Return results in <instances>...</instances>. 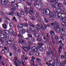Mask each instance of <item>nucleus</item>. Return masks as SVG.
<instances>
[{
    "mask_svg": "<svg viewBox=\"0 0 66 66\" xmlns=\"http://www.w3.org/2000/svg\"><path fill=\"white\" fill-rule=\"evenodd\" d=\"M63 12L64 13L63 14L65 15V16H66V10H65L64 9H63Z\"/></svg>",
    "mask_w": 66,
    "mask_h": 66,
    "instance_id": "obj_37",
    "label": "nucleus"
},
{
    "mask_svg": "<svg viewBox=\"0 0 66 66\" xmlns=\"http://www.w3.org/2000/svg\"><path fill=\"white\" fill-rule=\"evenodd\" d=\"M41 65V63L40 62H38L36 63L35 65L36 66H38V65Z\"/></svg>",
    "mask_w": 66,
    "mask_h": 66,
    "instance_id": "obj_44",
    "label": "nucleus"
},
{
    "mask_svg": "<svg viewBox=\"0 0 66 66\" xmlns=\"http://www.w3.org/2000/svg\"><path fill=\"white\" fill-rule=\"evenodd\" d=\"M19 43L21 44H23L24 42V39H19Z\"/></svg>",
    "mask_w": 66,
    "mask_h": 66,
    "instance_id": "obj_12",
    "label": "nucleus"
},
{
    "mask_svg": "<svg viewBox=\"0 0 66 66\" xmlns=\"http://www.w3.org/2000/svg\"><path fill=\"white\" fill-rule=\"evenodd\" d=\"M37 19L38 21H40L41 19H40V18H39V17H38V16H37Z\"/></svg>",
    "mask_w": 66,
    "mask_h": 66,
    "instance_id": "obj_56",
    "label": "nucleus"
},
{
    "mask_svg": "<svg viewBox=\"0 0 66 66\" xmlns=\"http://www.w3.org/2000/svg\"><path fill=\"white\" fill-rule=\"evenodd\" d=\"M16 62L14 63L13 64H14L16 66H18V65H17H17L19 66H20V65H21V63L20 61H18V60H16Z\"/></svg>",
    "mask_w": 66,
    "mask_h": 66,
    "instance_id": "obj_10",
    "label": "nucleus"
},
{
    "mask_svg": "<svg viewBox=\"0 0 66 66\" xmlns=\"http://www.w3.org/2000/svg\"><path fill=\"white\" fill-rule=\"evenodd\" d=\"M49 20H53V19H54L53 16H51L49 17Z\"/></svg>",
    "mask_w": 66,
    "mask_h": 66,
    "instance_id": "obj_35",
    "label": "nucleus"
},
{
    "mask_svg": "<svg viewBox=\"0 0 66 66\" xmlns=\"http://www.w3.org/2000/svg\"><path fill=\"white\" fill-rule=\"evenodd\" d=\"M4 22L5 23H6V24H8V21H7L6 20H4Z\"/></svg>",
    "mask_w": 66,
    "mask_h": 66,
    "instance_id": "obj_59",
    "label": "nucleus"
},
{
    "mask_svg": "<svg viewBox=\"0 0 66 66\" xmlns=\"http://www.w3.org/2000/svg\"><path fill=\"white\" fill-rule=\"evenodd\" d=\"M9 3H11V4H9L8 5V6L9 8L15 6V3L14 1L13 2L12 1L11 2H9Z\"/></svg>",
    "mask_w": 66,
    "mask_h": 66,
    "instance_id": "obj_5",
    "label": "nucleus"
},
{
    "mask_svg": "<svg viewBox=\"0 0 66 66\" xmlns=\"http://www.w3.org/2000/svg\"><path fill=\"white\" fill-rule=\"evenodd\" d=\"M10 45H15V46H16L18 45V43L16 41H14L12 44Z\"/></svg>",
    "mask_w": 66,
    "mask_h": 66,
    "instance_id": "obj_28",
    "label": "nucleus"
},
{
    "mask_svg": "<svg viewBox=\"0 0 66 66\" xmlns=\"http://www.w3.org/2000/svg\"><path fill=\"white\" fill-rule=\"evenodd\" d=\"M31 40L33 42H35V39L33 38L32 37L31 38Z\"/></svg>",
    "mask_w": 66,
    "mask_h": 66,
    "instance_id": "obj_62",
    "label": "nucleus"
},
{
    "mask_svg": "<svg viewBox=\"0 0 66 66\" xmlns=\"http://www.w3.org/2000/svg\"><path fill=\"white\" fill-rule=\"evenodd\" d=\"M57 14L59 18H60V17L61 16H62V13H57Z\"/></svg>",
    "mask_w": 66,
    "mask_h": 66,
    "instance_id": "obj_36",
    "label": "nucleus"
},
{
    "mask_svg": "<svg viewBox=\"0 0 66 66\" xmlns=\"http://www.w3.org/2000/svg\"><path fill=\"white\" fill-rule=\"evenodd\" d=\"M5 32L6 34H9L10 33L12 35H14V32L13 30L12 29H10L9 31H6Z\"/></svg>",
    "mask_w": 66,
    "mask_h": 66,
    "instance_id": "obj_4",
    "label": "nucleus"
},
{
    "mask_svg": "<svg viewBox=\"0 0 66 66\" xmlns=\"http://www.w3.org/2000/svg\"><path fill=\"white\" fill-rule=\"evenodd\" d=\"M60 66H62V65H63V66H64L65 64H66V62L64 61L62 62V63H60Z\"/></svg>",
    "mask_w": 66,
    "mask_h": 66,
    "instance_id": "obj_19",
    "label": "nucleus"
},
{
    "mask_svg": "<svg viewBox=\"0 0 66 66\" xmlns=\"http://www.w3.org/2000/svg\"><path fill=\"white\" fill-rule=\"evenodd\" d=\"M48 65V66H51H51H54V65H55V63L53 62L52 63V64L51 63H49Z\"/></svg>",
    "mask_w": 66,
    "mask_h": 66,
    "instance_id": "obj_26",
    "label": "nucleus"
},
{
    "mask_svg": "<svg viewBox=\"0 0 66 66\" xmlns=\"http://www.w3.org/2000/svg\"><path fill=\"white\" fill-rule=\"evenodd\" d=\"M65 22H62L61 23V24L63 27H66V24Z\"/></svg>",
    "mask_w": 66,
    "mask_h": 66,
    "instance_id": "obj_31",
    "label": "nucleus"
},
{
    "mask_svg": "<svg viewBox=\"0 0 66 66\" xmlns=\"http://www.w3.org/2000/svg\"><path fill=\"white\" fill-rule=\"evenodd\" d=\"M37 62H40L41 61V60L38 58H37Z\"/></svg>",
    "mask_w": 66,
    "mask_h": 66,
    "instance_id": "obj_58",
    "label": "nucleus"
},
{
    "mask_svg": "<svg viewBox=\"0 0 66 66\" xmlns=\"http://www.w3.org/2000/svg\"><path fill=\"white\" fill-rule=\"evenodd\" d=\"M58 13H61L60 12H61V8H59V9H58Z\"/></svg>",
    "mask_w": 66,
    "mask_h": 66,
    "instance_id": "obj_60",
    "label": "nucleus"
},
{
    "mask_svg": "<svg viewBox=\"0 0 66 66\" xmlns=\"http://www.w3.org/2000/svg\"><path fill=\"white\" fill-rule=\"evenodd\" d=\"M22 24H19L18 25V27L20 28H22Z\"/></svg>",
    "mask_w": 66,
    "mask_h": 66,
    "instance_id": "obj_43",
    "label": "nucleus"
},
{
    "mask_svg": "<svg viewBox=\"0 0 66 66\" xmlns=\"http://www.w3.org/2000/svg\"><path fill=\"white\" fill-rule=\"evenodd\" d=\"M34 35L36 37H39L40 36V35L37 33H35Z\"/></svg>",
    "mask_w": 66,
    "mask_h": 66,
    "instance_id": "obj_18",
    "label": "nucleus"
},
{
    "mask_svg": "<svg viewBox=\"0 0 66 66\" xmlns=\"http://www.w3.org/2000/svg\"><path fill=\"white\" fill-rule=\"evenodd\" d=\"M18 37H20V38H21V37H23L22 36L21 34H20V33L18 34Z\"/></svg>",
    "mask_w": 66,
    "mask_h": 66,
    "instance_id": "obj_50",
    "label": "nucleus"
},
{
    "mask_svg": "<svg viewBox=\"0 0 66 66\" xmlns=\"http://www.w3.org/2000/svg\"><path fill=\"white\" fill-rule=\"evenodd\" d=\"M15 14L16 15L17 17L19 18H20L21 17V16H20V14H19L18 13H15Z\"/></svg>",
    "mask_w": 66,
    "mask_h": 66,
    "instance_id": "obj_34",
    "label": "nucleus"
},
{
    "mask_svg": "<svg viewBox=\"0 0 66 66\" xmlns=\"http://www.w3.org/2000/svg\"><path fill=\"white\" fill-rule=\"evenodd\" d=\"M54 26L55 27H57V23L54 22Z\"/></svg>",
    "mask_w": 66,
    "mask_h": 66,
    "instance_id": "obj_48",
    "label": "nucleus"
},
{
    "mask_svg": "<svg viewBox=\"0 0 66 66\" xmlns=\"http://www.w3.org/2000/svg\"><path fill=\"white\" fill-rule=\"evenodd\" d=\"M21 62L23 66H25V65H26V62H23V60H22Z\"/></svg>",
    "mask_w": 66,
    "mask_h": 66,
    "instance_id": "obj_47",
    "label": "nucleus"
},
{
    "mask_svg": "<svg viewBox=\"0 0 66 66\" xmlns=\"http://www.w3.org/2000/svg\"><path fill=\"white\" fill-rule=\"evenodd\" d=\"M28 26V24L27 23H25L22 24V26H25V27H27Z\"/></svg>",
    "mask_w": 66,
    "mask_h": 66,
    "instance_id": "obj_42",
    "label": "nucleus"
},
{
    "mask_svg": "<svg viewBox=\"0 0 66 66\" xmlns=\"http://www.w3.org/2000/svg\"><path fill=\"white\" fill-rule=\"evenodd\" d=\"M63 45H64L63 44H62L59 47V48H58L59 49V50H61V49H62V47L63 46Z\"/></svg>",
    "mask_w": 66,
    "mask_h": 66,
    "instance_id": "obj_32",
    "label": "nucleus"
},
{
    "mask_svg": "<svg viewBox=\"0 0 66 66\" xmlns=\"http://www.w3.org/2000/svg\"><path fill=\"white\" fill-rule=\"evenodd\" d=\"M3 27L4 29H6V25L5 24H4L3 26Z\"/></svg>",
    "mask_w": 66,
    "mask_h": 66,
    "instance_id": "obj_40",
    "label": "nucleus"
},
{
    "mask_svg": "<svg viewBox=\"0 0 66 66\" xmlns=\"http://www.w3.org/2000/svg\"><path fill=\"white\" fill-rule=\"evenodd\" d=\"M5 36H6L5 35L2 34L1 35H0V38H5Z\"/></svg>",
    "mask_w": 66,
    "mask_h": 66,
    "instance_id": "obj_25",
    "label": "nucleus"
},
{
    "mask_svg": "<svg viewBox=\"0 0 66 66\" xmlns=\"http://www.w3.org/2000/svg\"><path fill=\"white\" fill-rule=\"evenodd\" d=\"M10 27H13V26H14V24L12 23H10Z\"/></svg>",
    "mask_w": 66,
    "mask_h": 66,
    "instance_id": "obj_49",
    "label": "nucleus"
},
{
    "mask_svg": "<svg viewBox=\"0 0 66 66\" xmlns=\"http://www.w3.org/2000/svg\"><path fill=\"white\" fill-rule=\"evenodd\" d=\"M60 21H62L63 22H66V17H61L60 18Z\"/></svg>",
    "mask_w": 66,
    "mask_h": 66,
    "instance_id": "obj_9",
    "label": "nucleus"
},
{
    "mask_svg": "<svg viewBox=\"0 0 66 66\" xmlns=\"http://www.w3.org/2000/svg\"><path fill=\"white\" fill-rule=\"evenodd\" d=\"M1 3L2 5L5 6L7 4V2L5 0H1Z\"/></svg>",
    "mask_w": 66,
    "mask_h": 66,
    "instance_id": "obj_7",
    "label": "nucleus"
},
{
    "mask_svg": "<svg viewBox=\"0 0 66 66\" xmlns=\"http://www.w3.org/2000/svg\"><path fill=\"white\" fill-rule=\"evenodd\" d=\"M37 40H38V42H42L43 41V40L42 38L41 37H38L37 39Z\"/></svg>",
    "mask_w": 66,
    "mask_h": 66,
    "instance_id": "obj_14",
    "label": "nucleus"
},
{
    "mask_svg": "<svg viewBox=\"0 0 66 66\" xmlns=\"http://www.w3.org/2000/svg\"><path fill=\"white\" fill-rule=\"evenodd\" d=\"M51 6L53 8H56V6L55 4H52L51 5Z\"/></svg>",
    "mask_w": 66,
    "mask_h": 66,
    "instance_id": "obj_39",
    "label": "nucleus"
},
{
    "mask_svg": "<svg viewBox=\"0 0 66 66\" xmlns=\"http://www.w3.org/2000/svg\"><path fill=\"white\" fill-rule=\"evenodd\" d=\"M58 51L59 53L60 54L61 53H62V50H59Z\"/></svg>",
    "mask_w": 66,
    "mask_h": 66,
    "instance_id": "obj_61",
    "label": "nucleus"
},
{
    "mask_svg": "<svg viewBox=\"0 0 66 66\" xmlns=\"http://www.w3.org/2000/svg\"><path fill=\"white\" fill-rule=\"evenodd\" d=\"M32 59L31 60V63H34V60H35V57L33 56H32L31 57Z\"/></svg>",
    "mask_w": 66,
    "mask_h": 66,
    "instance_id": "obj_20",
    "label": "nucleus"
},
{
    "mask_svg": "<svg viewBox=\"0 0 66 66\" xmlns=\"http://www.w3.org/2000/svg\"><path fill=\"white\" fill-rule=\"evenodd\" d=\"M61 58L62 59H65L66 58V55H62L61 56Z\"/></svg>",
    "mask_w": 66,
    "mask_h": 66,
    "instance_id": "obj_29",
    "label": "nucleus"
},
{
    "mask_svg": "<svg viewBox=\"0 0 66 66\" xmlns=\"http://www.w3.org/2000/svg\"><path fill=\"white\" fill-rule=\"evenodd\" d=\"M50 34L52 35V36H54L55 34L54 33V31L53 30H51L50 31Z\"/></svg>",
    "mask_w": 66,
    "mask_h": 66,
    "instance_id": "obj_17",
    "label": "nucleus"
},
{
    "mask_svg": "<svg viewBox=\"0 0 66 66\" xmlns=\"http://www.w3.org/2000/svg\"><path fill=\"white\" fill-rule=\"evenodd\" d=\"M36 27H38V28H40V24H37L36 25Z\"/></svg>",
    "mask_w": 66,
    "mask_h": 66,
    "instance_id": "obj_64",
    "label": "nucleus"
},
{
    "mask_svg": "<svg viewBox=\"0 0 66 66\" xmlns=\"http://www.w3.org/2000/svg\"><path fill=\"white\" fill-rule=\"evenodd\" d=\"M33 54H34V52H33V51H31L29 52L30 55H32Z\"/></svg>",
    "mask_w": 66,
    "mask_h": 66,
    "instance_id": "obj_27",
    "label": "nucleus"
},
{
    "mask_svg": "<svg viewBox=\"0 0 66 66\" xmlns=\"http://www.w3.org/2000/svg\"><path fill=\"white\" fill-rule=\"evenodd\" d=\"M31 40L33 42H35V39L33 38L32 37L31 38Z\"/></svg>",
    "mask_w": 66,
    "mask_h": 66,
    "instance_id": "obj_63",
    "label": "nucleus"
},
{
    "mask_svg": "<svg viewBox=\"0 0 66 66\" xmlns=\"http://www.w3.org/2000/svg\"><path fill=\"white\" fill-rule=\"evenodd\" d=\"M22 48L24 50V51H27L28 50V47H22Z\"/></svg>",
    "mask_w": 66,
    "mask_h": 66,
    "instance_id": "obj_23",
    "label": "nucleus"
},
{
    "mask_svg": "<svg viewBox=\"0 0 66 66\" xmlns=\"http://www.w3.org/2000/svg\"><path fill=\"white\" fill-rule=\"evenodd\" d=\"M49 12V9H46L45 10L43 9V10L41 12L44 15H47Z\"/></svg>",
    "mask_w": 66,
    "mask_h": 66,
    "instance_id": "obj_3",
    "label": "nucleus"
},
{
    "mask_svg": "<svg viewBox=\"0 0 66 66\" xmlns=\"http://www.w3.org/2000/svg\"><path fill=\"white\" fill-rule=\"evenodd\" d=\"M10 47H13V48L14 49L15 51H16V49L17 48L16 46V45H10Z\"/></svg>",
    "mask_w": 66,
    "mask_h": 66,
    "instance_id": "obj_15",
    "label": "nucleus"
},
{
    "mask_svg": "<svg viewBox=\"0 0 66 66\" xmlns=\"http://www.w3.org/2000/svg\"><path fill=\"white\" fill-rule=\"evenodd\" d=\"M31 49L34 51V52H38V48H36L35 46H33L31 48Z\"/></svg>",
    "mask_w": 66,
    "mask_h": 66,
    "instance_id": "obj_8",
    "label": "nucleus"
},
{
    "mask_svg": "<svg viewBox=\"0 0 66 66\" xmlns=\"http://www.w3.org/2000/svg\"><path fill=\"white\" fill-rule=\"evenodd\" d=\"M54 51L55 52V54H54V52L53 50L51 51L50 52L51 54H52V56L51 57L52 59H54L55 57H56V58H57V53L56 51V50L55 49H54Z\"/></svg>",
    "mask_w": 66,
    "mask_h": 66,
    "instance_id": "obj_1",
    "label": "nucleus"
},
{
    "mask_svg": "<svg viewBox=\"0 0 66 66\" xmlns=\"http://www.w3.org/2000/svg\"><path fill=\"white\" fill-rule=\"evenodd\" d=\"M44 20L46 22V23H48V20L46 18H44Z\"/></svg>",
    "mask_w": 66,
    "mask_h": 66,
    "instance_id": "obj_53",
    "label": "nucleus"
},
{
    "mask_svg": "<svg viewBox=\"0 0 66 66\" xmlns=\"http://www.w3.org/2000/svg\"><path fill=\"white\" fill-rule=\"evenodd\" d=\"M28 37H30V38H31V37H32V35L30 34H28Z\"/></svg>",
    "mask_w": 66,
    "mask_h": 66,
    "instance_id": "obj_55",
    "label": "nucleus"
},
{
    "mask_svg": "<svg viewBox=\"0 0 66 66\" xmlns=\"http://www.w3.org/2000/svg\"><path fill=\"white\" fill-rule=\"evenodd\" d=\"M46 55H47V57L48 56V55H50V53L49 52H47L46 53Z\"/></svg>",
    "mask_w": 66,
    "mask_h": 66,
    "instance_id": "obj_57",
    "label": "nucleus"
},
{
    "mask_svg": "<svg viewBox=\"0 0 66 66\" xmlns=\"http://www.w3.org/2000/svg\"><path fill=\"white\" fill-rule=\"evenodd\" d=\"M58 6L59 7H61L63 6V5L61 3H59L58 4Z\"/></svg>",
    "mask_w": 66,
    "mask_h": 66,
    "instance_id": "obj_38",
    "label": "nucleus"
},
{
    "mask_svg": "<svg viewBox=\"0 0 66 66\" xmlns=\"http://www.w3.org/2000/svg\"><path fill=\"white\" fill-rule=\"evenodd\" d=\"M56 31L57 32L59 33L61 32V30H60V28H56Z\"/></svg>",
    "mask_w": 66,
    "mask_h": 66,
    "instance_id": "obj_30",
    "label": "nucleus"
},
{
    "mask_svg": "<svg viewBox=\"0 0 66 66\" xmlns=\"http://www.w3.org/2000/svg\"><path fill=\"white\" fill-rule=\"evenodd\" d=\"M17 8H18V6H16L11 9L12 11H13L12 12H11V13L9 12V13L6 12V14H7L8 15H13L15 14V13H14L13 12H14V11H15L16 9H17Z\"/></svg>",
    "mask_w": 66,
    "mask_h": 66,
    "instance_id": "obj_2",
    "label": "nucleus"
},
{
    "mask_svg": "<svg viewBox=\"0 0 66 66\" xmlns=\"http://www.w3.org/2000/svg\"><path fill=\"white\" fill-rule=\"evenodd\" d=\"M39 50L41 52H43V51H44V48L42 47H40L39 48Z\"/></svg>",
    "mask_w": 66,
    "mask_h": 66,
    "instance_id": "obj_33",
    "label": "nucleus"
},
{
    "mask_svg": "<svg viewBox=\"0 0 66 66\" xmlns=\"http://www.w3.org/2000/svg\"><path fill=\"white\" fill-rule=\"evenodd\" d=\"M48 11H49L47 15H50V16H51V15H52V12L50 11V9H48Z\"/></svg>",
    "mask_w": 66,
    "mask_h": 66,
    "instance_id": "obj_22",
    "label": "nucleus"
},
{
    "mask_svg": "<svg viewBox=\"0 0 66 66\" xmlns=\"http://www.w3.org/2000/svg\"><path fill=\"white\" fill-rule=\"evenodd\" d=\"M30 18L31 19H32V20H35V17H33V16H30Z\"/></svg>",
    "mask_w": 66,
    "mask_h": 66,
    "instance_id": "obj_54",
    "label": "nucleus"
},
{
    "mask_svg": "<svg viewBox=\"0 0 66 66\" xmlns=\"http://www.w3.org/2000/svg\"><path fill=\"white\" fill-rule=\"evenodd\" d=\"M62 35H63V36H64V37H66V31H64L63 32V34H62Z\"/></svg>",
    "mask_w": 66,
    "mask_h": 66,
    "instance_id": "obj_52",
    "label": "nucleus"
},
{
    "mask_svg": "<svg viewBox=\"0 0 66 66\" xmlns=\"http://www.w3.org/2000/svg\"><path fill=\"white\" fill-rule=\"evenodd\" d=\"M31 31H32V32H34V31H33V30H31V31L30 30H27L26 31V32L27 33H28V34H29V33H30V32H31Z\"/></svg>",
    "mask_w": 66,
    "mask_h": 66,
    "instance_id": "obj_46",
    "label": "nucleus"
},
{
    "mask_svg": "<svg viewBox=\"0 0 66 66\" xmlns=\"http://www.w3.org/2000/svg\"><path fill=\"white\" fill-rule=\"evenodd\" d=\"M28 43L29 45H30L31 46L32 45V42L30 40V41H28Z\"/></svg>",
    "mask_w": 66,
    "mask_h": 66,
    "instance_id": "obj_41",
    "label": "nucleus"
},
{
    "mask_svg": "<svg viewBox=\"0 0 66 66\" xmlns=\"http://www.w3.org/2000/svg\"><path fill=\"white\" fill-rule=\"evenodd\" d=\"M50 2L51 3L53 4L55 2L56 4L58 3V0H50Z\"/></svg>",
    "mask_w": 66,
    "mask_h": 66,
    "instance_id": "obj_11",
    "label": "nucleus"
},
{
    "mask_svg": "<svg viewBox=\"0 0 66 66\" xmlns=\"http://www.w3.org/2000/svg\"><path fill=\"white\" fill-rule=\"evenodd\" d=\"M34 6H35L38 9V6L39 5V4H38V3H37L36 2L34 3Z\"/></svg>",
    "mask_w": 66,
    "mask_h": 66,
    "instance_id": "obj_13",
    "label": "nucleus"
},
{
    "mask_svg": "<svg viewBox=\"0 0 66 66\" xmlns=\"http://www.w3.org/2000/svg\"><path fill=\"white\" fill-rule=\"evenodd\" d=\"M0 63H1L3 65H4H4L5 64V63H6V62L5 61H3V60L1 59L0 60Z\"/></svg>",
    "mask_w": 66,
    "mask_h": 66,
    "instance_id": "obj_16",
    "label": "nucleus"
},
{
    "mask_svg": "<svg viewBox=\"0 0 66 66\" xmlns=\"http://www.w3.org/2000/svg\"><path fill=\"white\" fill-rule=\"evenodd\" d=\"M26 32V31L22 29V30H20L19 31L20 33L21 34H23Z\"/></svg>",
    "mask_w": 66,
    "mask_h": 66,
    "instance_id": "obj_21",
    "label": "nucleus"
},
{
    "mask_svg": "<svg viewBox=\"0 0 66 66\" xmlns=\"http://www.w3.org/2000/svg\"><path fill=\"white\" fill-rule=\"evenodd\" d=\"M35 28V26L33 25H32V26L30 27V31H32L31 29H34Z\"/></svg>",
    "mask_w": 66,
    "mask_h": 66,
    "instance_id": "obj_24",
    "label": "nucleus"
},
{
    "mask_svg": "<svg viewBox=\"0 0 66 66\" xmlns=\"http://www.w3.org/2000/svg\"><path fill=\"white\" fill-rule=\"evenodd\" d=\"M38 45L40 46H42L43 45V43H39L38 44Z\"/></svg>",
    "mask_w": 66,
    "mask_h": 66,
    "instance_id": "obj_45",
    "label": "nucleus"
},
{
    "mask_svg": "<svg viewBox=\"0 0 66 66\" xmlns=\"http://www.w3.org/2000/svg\"><path fill=\"white\" fill-rule=\"evenodd\" d=\"M29 12L31 15L34 16V13L35 11L33 10L32 8H31L30 7V9L29 10Z\"/></svg>",
    "mask_w": 66,
    "mask_h": 66,
    "instance_id": "obj_6",
    "label": "nucleus"
},
{
    "mask_svg": "<svg viewBox=\"0 0 66 66\" xmlns=\"http://www.w3.org/2000/svg\"><path fill=\"white\" fill-rule=\"evenodd\" d=\"M7 43L8 44H11L12 43V42L10 40H8L7 42Z\"/></svg>",
    "mask_w": 66,
    "mask_h": 66,
    "instance_id": "obj_51",
    "label": "nucleus"
}]
</instances>
